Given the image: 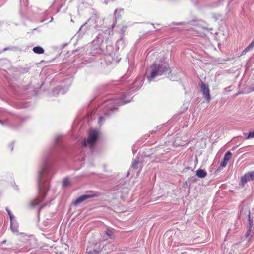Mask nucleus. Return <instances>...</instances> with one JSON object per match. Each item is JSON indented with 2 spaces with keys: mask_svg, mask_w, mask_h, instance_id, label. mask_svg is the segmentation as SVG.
Here are the masks:
<instances>
[{
  "mask_svg": "<svg viewBox=\"0 0 254 254\" xmlns=\"http://www.w3.org/2000/svg\"><path fill=\"white\" fill-rule=\"evenodd\" d=\"M42 173L43 171L39 172V177L38 178V183L39 190V198L38 200H36L35 202H31L30 203L32 206H35L38 205L40 201L43 200L49 189V183L47 180H44L42 182H41L40 181L39 177L42 175Z\"/></svg>",
  "mask_w": 254,
  "mask_h": 254,
  "instance_id": "nucleus-1",
  "label": "nucleus"
},
{
  "mask_svg": "<svg viewBox=\"0 0 254 254\" xmlns=\"http://www.w3.org/2000/svg\"><path fill=\"white\" fill-rule=\"evenodd\" d=\"M168 71V64L167 63H163L158 64H154L152 66L151 75L149 78V81H151L152 79L154 78L156 76L161 75L164 72Z\"/></svg>",
  "mask_w": 254,
  "mask_h": 254,
  "instance_id": "nucleus-2",
  "label": "nucleus"
},
{
  "mask_svg": "<svg viewBox=\"0 0 254 254\" xmlns=\"http://www.w3.org/2000/svg\"><path fill=\"white\" fill-rule=\"evenodd\" d=\"M99 135V132L96 130H91L89 132V138L84 139L82 143L84 146L89 145L91 147L96 141Z\"/></svg>",
  "mask_w": 254,
  "mask_h": 254,
  "instance_id": "nucleus-3",
  "label": "nucleus"
},
{
  "mask_svg": "<svg viewBox=\"0 0 254 254\" xmlns=\"http://www.w3.org/2000/svg\"><path fill=\"white\" fill-rule=\"evenodd\" d=\"M253 180H254V171H250L241 177V184L244 186L248 181Z\"/></svg>",
  "mask_w": 254,
  "mask_h": 254,
  "instance_id": "nucleus-4",
  "label": "nucleus"
},
{
  "mask_svg": "<svg viewBox=\"0 0 254 254\" xmlns=\"http://www.w3.org/2000/svg\"><path fill=\"white\" fill-rule=\"evenodd\" d=\"M201 91L205 99L209 102L210 100V90L209 86L205 83H202L201 85Z\"/></svg>",
  "mask_w": 254,
  "mask_h": 254,
  "instance_id": "nucleus-5",
  "label": "nucleus"
},
{
  "mask_svg": "<svg viewBox=\"0 0 254 254\" xmlns=\"http://www.w3.org/2000/svg\"><path fill=\"white\" fill-rule=\"evenodd\" d=\"M114 233L112 229L108 228L105 231V233L103 236V240L105 241L108 240V239H114Z\"/></svg>",
  "mask_w": 254,
  "mask_h": 254,
  "instance_id": "nucleus-6",
  "label": "nucleus"
},
{
  "mask_svg": "<svg viewBox=\"0 0 254 254\" xmlns=\"http://www.w3.org/2000/svg\"><path fill=\"white\" fill-rule=\"evenodd\" d=\"M93 196L91 195H83L77 198L74 202L75 205H78L79 204L84 202L86 200L92 197Z\"/></svg>",
  "mask_w": 254,
  "mask_h": 254,
  "instance_id": "nucleus-7",
  "label": "nucleus"
},
{
  "mask_svg": "<svg viewBox=\"0 0 254 254\" xmlns=\"http://www.w3.org/2000/svg\"><path fill=\"white\" fill-rule=\"evenodd\" d=\"M232 155V154L230 151H228L225 154L224 157L223 158V167L227 164L228 161L231 158Z\"/></svg>",
  "mask_w": 254,
  "mask_h": 254,
  "instance_id": "nucleus-8",
  "label": "nucleus"
},
{
  "mask_svg": "<svg viewBox=\"0 0 254 254\" xmlns=\"http://www.w3.org/2000/svg\"><path fill=\"white\" fill-rule=\"evenodd\" d=\"M196 175L199 178H204L207 175V173L204 170L198 169L196 171Z\"/></svg>",
  "mask_w": 254,
  "mask_h": 254,
  "instance_id": "nucleus-9",
  "label": "nucleus"
},
{
  "mask_svg": "<svg viewBox=\"0 0 254 254\" xmlns=\"http://www.w3.org/2000/svg\"><path fill=\"white\" fill-rule=\"evenodd\" d=\"M33 51L36 54H43L44 52V49L40 46L35 47L33 49Z\"/></svg>",
  "mask_w": 254,
  "mask_h": 254,
  "instance_id": "nucleus-10",
  "label": "nucleus"
},
{
  "mask_svg": "<svg viewBox=\"0 0 254 254\" xmlns=\"http://www.w3.org/2000/svg\"><path fill=\"white\" fill-rule=\"evenodd\" d=\"M254 47V39L252 40L251 43L246 48L248 51H250Z\"/></svg>",
  "mask_w": 254,
  "mask_h": 254,
  "instance_id": "nucleus-11",
  "label": "nucleus"
},
{
  "mask_svg": "<svg viewBox=\"0 0 254 254\" xmlns=\"http://www.w3.org/2000/svg\"><path fill=\"white\" fill-rule=\"evenodd\" d=\"M248 221H249V224H248L247 227H249V229H251V228L253 226V220H252V219H251V218L250 217V212H249V214Z\"/></svg>",
  "mask_w": 254,
  "mask_h": 254,
  "instance_id": "nucleus-12",
  "label": "nucleus"
},
{
  "mask_svg": "<svg viewBox=\"0 0 254 254\" xmlns=\"http://www.w3.org/2000/svg\"><path fill=\"white\" fill-rule=\"evenodd\" d=\"M251 229H249V228L248 227V230L246 233V238L248 239V241H249L250 239V236H251Z\"/></svg>",
  "mask_w": 254,
  "mask_h": 254,
  "instance_id": "nucleus-13",
  "label": "nucleus"
},
{
  "mask_svg": "<svg viewBox=\"0 0 254 254\" xmlns=\"http://www.w3.org/2000/svg\"><path fill=\"white\" fill-rule=\"evenodd\" d=\"M138 162H139V161L138 160H134L133 163H132V165L131 166V167L134 168V169H136L137 168V166L138 164Z\"/></svg>",
  "mask_w": 254,
  "mask_h": 254,
  "instance_id": "nucleus-14",
  "label": "nucleus"
},
{
  "mask_svg": "<svg viewBox=\"0 0 254 254\" xmlns=\"http://www.w3.org/2000/svg\"><path fill=\"white\" fill-rule=\"evenodd\" d=\"M10 228H11V229L12 230V231L13 232V233H17L18 232V229L16 227H14L13 226V223H11V226H10Z\"/></svg>",
  "mask_w": 254,
  "mask_h": 254,
  "instance_id": "nucleus-15",
  "label": "nucleus"
},
{
  "mask_svg": "<svg viewBox=\"0 0 254 254\" xmlns=\"http://www.w3.org/2000/svg\"><path fill=\"white\" fill-rule=\"evenodd\" d=\"M69 181L67 179H65L63 180V185L64 187L67 186L69 184Z\"/></svg>",
  "mask_w": 254,
  "mask_h": 254,
  "instance_id": "nucleus-16",
  "label": "nucleus"
},
{
  "mask_svg": "<svg viewBox=\"0 0 254 254\" xmlns=\"http://www.w3.org/2000/svg\"><path fill=\"white\" fill-rule=\"evenodd\" d=\"M254 138V131L250 132L246 139Z\"/></svg>",
  "mask_w": 254,
  "mask_h": 254,
  "instance_id": "nucleus-17",
  "label": "nucleus"
},
{
  "mask_svg": "<svg viewBox=\"0 0 254 254\" xmlns=\"http://www.w3.org/2000/svg\"><path fill=\"white\" fill-rule=\"evenodd\" d=\"M6 210H7V211L8 212V214L9 215V216L10 217L11 223H12L13 218V216H12L11 212L9 210H8L7 209H6Z\"/></svg>",
  "mask_w": 254,
  "mask_h": 254,
  "instance_id": "nucleus-18",
  "label": "nucleus"
},
{
  "mask_svg": "<svg viewBox=\"0 0 254 254\" xmlns=\"http://www.w3.org/2000/svg\"><path fill=\"white\" fill-rule=\"evenodd\" d=\"M87 254H99V253L98 251L93 250V251L89 252Z\"/></svg>",
  "mask_w": 254,
  "mask_h": 254,
  "instance_id": "nucleus-19",
  "label": "nucleus"
},
{
  "mask_svg": "<svg viewBox=\"0 0 254 254\" xmlns=\"http://www.w3.org/2000/svg\"><path fill=\"white\" fill-rule=\"evenodd\" d=\"M248 51L247 50V49L245 48L242 52V53H241V55H245L247 52H248Z\"/></svg>",
  "mask_w": 254,
  "mask_h": 254,
  "instance_id": "nucleus-20",
  "label": "nucleus"
},
{
  "mask_svg": "<svg viewBox=\"0 0 254 254\" xmlns=\"http://www.w3.org/2000/svg\"><path fill=\"white\" fill-rule=\"evenodd\" d=\"M250 88L252 91H254V83L251 84Z\"/></svg>",
  "mask_w": 254,
  "mask_h": 254,
  "instance_id": "nucleus-21",
  "label": "nucleus"
},
{
  "mask_svg": "<svg viewBox=\"0 0 254 254\" xmlns=\"http://www.w3.org/2000/svg\"><path fill=\"white\" fill-rule=\"evenodd\" d=\"M62 247H63L64 249L66 250V249H67V245H66V244H64V245H63Z\"/></svg>",
  "mask_w": 254,
  "mask_h": 254,
  "instance_id": "nucleus-22",
  "label": "nucleus"
},
{
  "mask_svg": "<svg viewBox=\"0 0 254 254\" xmlns=\"http://www.w3.org/2000/svg\"><path fill=\"white\" fill-rule=\"evenodd\" d=\"M6 242V240H4V241L2 242V244H5Z\"/></svg>",
  "mask_w": 254,
  "mask_h": 254,
  "instance_id": "nucleus-23",
  "label": "nucleus"
},
{
  "mask_svg": "<svg viewBox=\"0 0 254 254\" xmlns=\"http://www.w3.org/2000/svg\"><path fill=\"white\" fill-rule=\"evenodd\" d=\"M127 101H126V102H122L121 103V104H125V103H127Z\"/></svg>",
  "mask_w": 254,
  "mask_h": 254,
  "instance_id": "nucleus-24",
  "label": "nucleus"
},
{
  "mask_svg": "<svg viewBox=\"0 0 254 254\" xmlns=\"http://www.w3.org/2000/svg\"><path fill=\"white\" fill-rule=\"evenodd\" d=\"M220 165H222V161L220 162Z\"/></svg>",
  "mask_w": 254,
  "mask_h": 254,
  "instance_id": "nucleus-25",
  "label": "nucleus"
},
{
  "mask_svg": "<svg viewBox=\"0 0 254 254\" xmlns=\"http://www.w3.org/2000/svg\"><path fill=\"white\" fill-rule=\"evenodd\" d=\"M102 119H103L102 118H100V121H101V120H102Z\"/></svg>",
  "mask_w": 254,
  "mask_h": 254,
  "instance_id": "nucleus-26",
  "label": "nucleus"
},
{
  "mask_svg": "<svg viewBox=\"0 0 254 254\" xmlns=\"http://www.w3.org/2000/svg\"><path fill=\"white\" fill-rule=\"evenodd\" d=\"M59 253H60V254H61V252H59Z\"/></svg>",
  "mask_w": 254,
  "mask_h": 254,
  "instance_id": "nucleus-27",
  "label": "nucleus"
}]
</instances>
